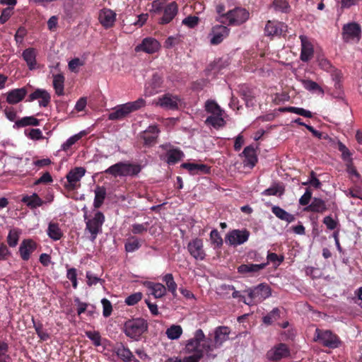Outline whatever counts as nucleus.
<instances>
[{"instance_id":"f257e3e1","label":"nucleus","mask_w":362,"mask_h":362,"mask_svg":"<svg viewBox=\"0 0 362 362\" xmlns=\"http://www.w3.org/2000/svg\"><path fill=\"white\" fill-rule=\"evenodd\" d=\"M214 339L206 337L202 329H199L194 332V337L187 341L185 344V352L192 354L193 351H201L204 355L211 356V352L217 349Z\"/></svg>"},{"instance_id":"f03ea898","label":"nucleus","mask_w":362,"mask_h":362,"mask_svg":"<svg viewBox=\"0 0 362 362\" xmlns=\"http://www.w3.org/2000/svg\"><path fill=\"white\" fill-rule=\"evenodd\" d=\"M146 105V101L142 98L133 102L117 105L114 111L109 114L110 120H119L127 117L131 112L139 110Z\"/></svg>"},{"instance_id":"7ed1b4c3","label":"nucleus","mask_w":362,"mask_h":362,"mask_svg":"<svg viewBox=\"0 0 362 362\" xmlns=\"http://www.w3.org/2000/svg\"><path fill=\"white\" fill-rule=\"evenodd\" d=\"M141 170L139 165L119 162L105 170L103 173L115 177L137 175Z\"/></svg>"},{"instance_id":"20e7f679","label":"nucleus","mask_w":362,"mask_h":362,"mask_svg":"<svg viewBox=\"0 0 362 362\" xmlns=\"http://www.w3.org/2000/svg\"><path fill=\"white\" fill-rule=\"evenodd\" d=\"M125 334L138 340L143 333L148 329V322L143 318H135L127 321L124 326Z\"/></svg>"},{"instance_id":"39448f33","label":"nucleus","mask_w":362,"mask_h":362,"mask_svg":"<svg viewBox=\"0 0 362 362\" xmlns=\"http://www.w3.org/2000/svg\"><path fill=\"white\" fill-rule=\"evenodd\" d=\"M245 292L248 295V303H246L248 305L261 303L272 295V289L267 284H260L254 288H249Z\"/></svg>"},{"instance_id":"423d86ee","label":"nucleus","mask_w":362,"mask_h":362,"mask_svg":"<svg viewBox=\"0 0 362 362\" xmlns=\"http://www.w3.org/2000/svg\"><path fill=\"white\" fill-rule=\"evenodd\" d=\"M313 340L329 349L338 348L341 344L339 337L331 330H323L318 328L315 329Z\"/></svg>"},{"instance_id":"0eeeda50","label":"nucleus","mask_w":362,"mask_h":362,"mask_svg":"<svg viewBox=\"0 0 362 362\" xmlns=\"http://www.w3.org/2000/svg\"><path fill=\"white\" fill-rule=\"evenodd\" d=\"M86 230L90 233V240L93 242L98 233L102 232V226L105 222V216L101 211H97L92 218L86 219Z\"/></svg>"},{"instance_id":"6e6552de","label":"nucleus","mask_w":362,"mask_h":362,"mask_svg":"<svg viewBox=\"0 0 362 362\" xmlns=\"http://www.w3.org/2000/svg\"><path fill=\"white\" fill-rule=\"evenodd\" d=\"M249 12L243 8H235L223 14L222 17H226L230 25H240L246 22L249 18Z\"/></svg>"},{"instance_id":"1a4fd4ad","label":"nucleus","mask_w":362,"mask_h":362,"mask_svg":"<svg viewBox=\"0 0 362 362\" xmlns=\"http://www.w3.org/2000/svg\"><path fill=\"white\" fill-rule=\"evenodd\" d=\"M290 356V349L284 343L275 345L267 353V358L269 361H279Z\"/></svg>"},{"instance_id":"9d476101","label":"nucleus","mask_w":362,"mask_h":362,"mask_svg":"<svg viewBox=\"0 0 362 362\" xmlns=\"http://www.w3.org/2000/svg\"><path fill=\"white\" fill-rule=\"evenodd\" d=\"M288 26L282 22L268 21L264 27V35L268 37L284 35Z\"/></svg>"},{"instance_id":"9b49d317","label":"nucleus","mask_w":362,"mask_h":362,"mask_svg":"<svg viewBox=\"0 0 362 362\" xmlns=\"http://www.w3.org/2000/svg\"><path fill=\"white\" fill-rule=\"evenodd\" d=\"M361 27L356 23H351L343 27V39L345 42H358L361 38Z\"/></svg>"},{"instance_id":"f8f14e48","label":"nucleus","mask_w":362,"mask_h":362,"mask_svg":"<svg viewBox=\"0 0 362 362\" xmlns=\"http://www.w3.org/2000/svg\"><path fill=\"white\" fill-rule=\"evenodd\" d=\"M250 233L247 230H233L226 237V243L231 245H239L243 244L248 240Z\"/></svg>"},{"instance_id":"ddd939ff","label":"nucleus","mask_w":362,"mask_h":362,"mask_svg":"<svg viewBox=\"0 0 362 362\" xmlns=\"http://www.w3.org/2000/svg\"><path fill=\"white\" fill-rule=\"evenodd\" d=\"M86 173V169L83 167H76L71 169L66 175L68 184L65 187L68 189H74L77 186V182L80 181Z\"/></svg>"},{"instance_id":"4468645a","label":"nucleus","mask_w":362,"mask_h":362,"mask_svg":"<svg viewBox=\"0 0 362 362\" xmlns=\"http://www.w3.org/2000/svg\"><path fill=\"white\" fill-rule=\"evenodd\" d=\"M187 250L189 254L197 260H203L206 253L203 248L202 239L195 238L191 240L187 245Z\"/></svg>"},{"instance_id":"2eb2a0df","label":"nucleus","mask_w":362,"mask_h":362,"mask_svg":"<svg viewBox=\"0 0 362 362\" xmlns=\"http://www.w3.org/2000/svg\"><path fill=\"white\" fill-rule=\"evenodd\" d=\"M180 99L177 95L166 93L159 97L156 105L167 110H177Z\"/></svg>"},{"instance_id":"dca6fc26","label":"nucleus","mask_w":362,"mask_h":362,"mask_svg":"<svg viewBox=\"0 0 362 362\" xmlns=\"http://www.w3.org/2000/svg\"><path fill=\"white\" fill-rule=\"evenodd\" d=\"M160 45L158 40L151 37H146L142 42L135 47L136 52H144L148 54H153L159 50Z\"/></svg>"},{"instance_id":"f3484780","label":"nucleus","mask_w":362,"mask_h":362,"mask_svg":"<svg viewBox=\"0 0 362 362\" xmlns=\"http://www.w3.org/2000/svg\"><path fill=\"white\" fill-rule=\"evenodd\" d=\"M228 34L229 29L227 27L221 25L214 26L209 34L211 36L210 39L211 44L214 45L220 44Z\"/></svg>"},{"instance_id":"a211bd4d","label":"nucleus","mask_w":362,"mask_h":362,"mask_svg":"<svg viewBox=\"0 0 362 362\" xmlns=\"http://www.w3.org/2000/svg\"><path fill=\"white\" fill-rule=\"evenodd\" d=\"M98 20L105 28H110L115 24L116 13L109 8L101 9L99 12Z\"/></svg>"},{"instance_id":"6ab92c4d","label":"nucleus","mask_w":362,"mask_h":362,"mask_svg":"<svg viewBox=\"0 0 362 362\" xmlns=\"http://www.w3.org/2000/svg\"><path fill=\"white\" fill-rule=\"evenodd\" d=\"M38 99H40L39 105L45 107L49 104L51 96L46 90L37 88L29 95L28 101L32 102Z\"/></svg>"},{"instance_id":"aec40b11","label":"nucleus","mask_w":362,"mask_h":362,"mask_svg":"<svg viewBox=\"0 0 362 362\" xmlns=\"http://www.w3.org/2000/svg\"><path fill=\"white\" fill-rule=\"evenodd\" d=\"M301 42L300 59L303 62H308L314 54L313 46L305 35L300 36Z\"/></svg>"},{"instance_id":"412c9836","label":"nucleus","mask_w":362,"mask_h":362,"mask_svg":"<svg viewBox=\"0 0 362 362\" xmlns=\"http://www.w3.org/2000/svg\"><path fill=\"white\" fill-rule=\"evenodd\" d=\"M37 248L36 243L32 239H25L22 241L19 247L21 257L24 261L30 259L32 254Z\"/></svg>"},{"instance_id":"4be33fe9","label":"nucleus","mask_w":362,"mask_h":362,"mask_svg":"<svg viewBox=\"0 0 362 362\" xmlns=\"http://www.w3.org/2000/svg\"><path fill=\"white\" fill-rule=\"evenodd\" d=\"M178 11V6L176 2L173 1L168 4L163 8V16L159 20V23L165 25L173 21Z\"/></svg>"},{"instance_id":"5701e85b","label":"nucleus","mask_w":362,"mask_h":362,"mask_svg":"<svg viewBox=\"0 0 362 362\" xmlns=\"http://www.w3.org/2000/svg\"><path fill=\"white\" fill-rule=\"evenodd\" d=\"M28 91L26 88H16L6 93V102L11 105H15L22 101Z\"/></svg>"},{"instance_id":"b1692460","label":"nucleus","mask_w":362,"mask_h":362,"mask_svg":"<svg viewBox=\"0 0 362 362\" xmlns=\"http://www.w3.org/2000/svg\"><path fill=\"white\" fill-rule=\"evenodd\" d=\"M230 329L228 327L219 326L214 331V341L216 346L220 347L223 342L229 339Z\"/></svg>"},{"instance_id":"393cba45","label":"nucleus","mask_w":362,"mask_h":362,"mask_svg":"<svg viewBox=\"0 0 362 362\" xmlns=\"http://www.w3.org/2000/svg\"><path fill=\"white\" fill-rule=\"evenodd\" d=\"M37 51L33 47H29L23 50L22 57L26 62L27 66L30 70L37 69Z\"/></svg>"},{"instance_id":"a878e982","label":"nucleus","mask_w":362,"mask_h":362,"mask_svg":"<svg viewBox=\"0 0 362 362\" xmlns=\"http://www.w3.org/2000/svg\"><path fill=\"white\" fill-rule=\"evenodd\" d=\"M158 133L159 130L156 126L148 127V128L144 132L142 135L144 144L146 146L154 145L156 143Z\"/></svg>"},{"instance_id":"bb28decb","label":"nucleus","mask_w":362,"mask_h":362,"mask_svg":"<svg viewBox=\"0 0 362 362\" xmlns=\"http://www.w3.org/2000/svg\"><path fill=\"white\" fill-rule=\"evenodd\" d=\"M327 209L325 202L322 199L315 197L312 202L304 208L307 212H315L322 214Z\"/></svg>"},{"instance_id":"cd10ccee","label":"nucleus","mask_w":362,"mask_h":362,"mask_svg":"<svg viewBox=\"0 0 362 362\" xmlns=\"http://www.w3.org/2000/svg\"><path fill=\"white\" fill-rule=\"evenodd\" d=\"M243 154L245 156L244 165L251 168H253L257 162L255 148L252 146H246L243 151Z\"/></svg>"},{"instance_id":"c85d7f7f","label":"nucleus","mask_w":362,"mask_h":362,"mask_svg":"<svg viewBox=\"0 0 362 362\" xmlns=\"http://www.w3.org/2000/svg\"><path fill=\"white\" fill-rule=\"evenodd\" d=\"M181 167L187 169L191 174H198L199 173L208 174L210 173V167L205 164H197L193 163H185Z\"/></svg>"},{"instance_id":"c756f323","label":"nucleus","mask_w":362,"mask_h":362,"mask_svg":"<svg viewBox=\"0 0 362 362\" xmlns=\"http://www.w3.org/2000/svg\"><path fill=\"white\" fill-rule=\"evenodd\" d=\"M21 202L31 209L40 207L45 203L36 193H33L31 195L23 196Z\"/></svg>"},{"instance_id":"7c9ffc66","label":"nucleus","mask_w":362,"mask_h":362,"mask_svg":"<svg viewBox=\"0 0 362 362\" xmlns=\"http://www.w3.org/2000/svg\"><path fill=\"white\" fill-rule=\"evenodd\" d=\"M115 353L117 356L124 362H139V361L134 356L132 351L122 344L116 348Z\"/></svg>"},{"instance_id":"2f4dec72","label":"nucleus","mask_w":362,"mask_h":362,"mask_svg":"<svg viewBox=\"0 0 362 362\" xmlns=\"http://www.w3.org/2000/svg\"><path fill=\"white\" fill-rule=\"evenodd\" d=\"M267 263L262 264H241L238 267V272L240 274H246V273H256L259 271L263 269Z\"/></svg>"},{"instance_id":"473e14b6","label":"nucleus","mask_w":362,"mask_h":362,"mask_svg":"<svg viewBox=\"0 0 362 362\" xmlns=\"http://www.w3.org/2000/svg\"><path fill=\"white\" fill-rule=\"evenodd\" d=\"M223 114L218 115H210L205 120V123L208 125H211L216 129L223 127L226 124V122L223 118Z\"/></svg>"},{"instance_id":"72a5a7b5","label":"nucleus","mask_w":362,"mask_h":362,"mask_svg":"<svg viewBox=\"0 0 362 362\" xmlns=\"http://www.w3.org/2000/svg\"><path fill=\"white\" fill-rule=\"evenodd\" d=\"M166 162L169 165H173L177 163L184 156V153L178 148H171L167 151L165 155Z\"/></svg>"},{"instance_id":"f704fd0d","label":"nucleus","mask_w":362,"mask_h":362,"mask_svg":"<svg viewBox=\"0 0 362 362\" xmlns=\"http://www.w3.org/2000/svg\"><path fill=\"white\" fill-rule=\"evenodd\" d=\"M272 211L279 219L286 221L288 223L293 222L296 219L294 215L288 213L278 206H273L272 208Z\"/></svg>"},{"instance_id":"c9c22d12","label":"nucleus","mask_w":362,"mask_h":362,"mask_svg":"<svg viewBox=\"0 0 362 362\" xmlns=\"http://www.w3.org/2000/svg\"><path fill=\"white\" fill-rule=\"evenodd\" d=\"M95 198L93 206L95 209L100 208L106 197V189L105 187L97 186L94 190Z\"/></svg>"},{"instance_id":"e433bc0d","label":"nucleus","mask_w":362,"mask_h":362,"mask_svg":"<svg viewBox=\"0 0 362 362\" xmlns=\"http://www.w3.org/2000/svg\"><path fill=\"white\" fill-rule=\"evenodd\" d=\"M64 77L62 74L53 76V87L57 95H64Z\"/></svg>"},{"instance_id":"4c0bfd02","label":"nucleus","mask_w":362,"mask_h":362,"mask_svg":"<svg viewBox=\"0 0 362 362\" xmlns=\"http://www.w3.org/2000/svg\"><path fill=\"white\" fill-rule=\"evenodd\" d=\"M40 124L39 119L34 117L33 116L30 117H24L21 119H18L15 121L14 128H20L26 126H38Z\"/></svg>"},{"instance_id":"58836bf2","label":"nucleus","mask_w":362,"mask_h":362,"mask_svg":"<svg viewBox=\"0 0 362 362\" xmlns=\"http://www.w3.org/2000/svg\"><path fill=\"white\" fill-rule=\"evenodd\" d=\"M47 235L51 239L58 240L62 237L63 233L58 223H49L47 228Z\"/></svg>"},{"instance_id":"ea45409f","label":"nucleus","mask_w":362,"mask_h":362,"mask_svg":"<svg viewBox=\"0 0 362 362\" xmlns=\"http://www.w3.org/2000/svg\"><path fill=\"white\" fill-rule=\"evenodd\" d=\"M285 189L282 185L275 183L269 188L262 192V194L265 196H281L284 193Z\"/></svg>"},{"instance_id":"a19ab883","label":"nucleus","mask_w":362,"mask_h":362,"mask_svg":"<svg viewBox=\"0 0 362 362\" xmlns=\"http://www.w3.org/2000/svg\"><path fill=\"white\" fill-rule=\"evenodd\" d=\"M148 288L152 291V294L155 298H161L165 295L166 288L160 283H149Z\"/></svg>"},{"instance_id":"79ce46f5","label":"nucleus","mask_w":362,"mask_h":362,"mask_svg":"<svg viewBox=\"0 0 362 362\" xmlns=\"http://www.w3.org/2000/svg\"><path fill=\"white\" fill-rule=\"evenodd\" d=\"M280 318V310L274 308L267 315L262 317L263 322L267 325H271L274 322Z\"/></svg>"},{"instance_id":"37998d69","label":"nucleus","mask_w":362,"mask_h":362,"mask_svg":"<svg viewBox=\"0 0 362 362\" xmlns=\"http://www.w3.org/2000/svg\"><path fill=\"white\" fill-rule=\"evenodd\" d=\"M165 334L170 339H177L182 334V329L180 325H173L167 329Z\"/></svg>"},{"instance_id":"c03bdc74","label":"nucleus","mask_w":362,"mask_h":362,"mask_svg":"<svg viewBox=\"0 0 362 362\" xmlns=\"http://www.w3.org/2000/svg\"><path fill=\"white\" fill-rule=\"evenodd\" d=\"M163 281L165 283L167 288L170 292L172 293L173 296H177V284L174 281L172 274H167L163 277Z\"/></svg>"},{"instance_id":"a18cd8bd","label":"nucleus","mask_w":362,"mask_h":362,"mask_svg":"<svg viewBox=\"0 0 362 362\" xmlns=\"http://www.w3.org/2000/svg\"><path fill=\"white\" fill-rule=\"evenodd\" d=\"M205 110L207 113L211 115H218L223 113V110L221 107L214 100H207L205 103Z\"/></svg>"},{"instance_id":"49530a36","label":"nucleus","mask_w":362,"mask_h":362,"mask_svg":"<svg viewBox=\"0 0 362 362\" xmlns=\"http://www.w3.org/2000/svg\"><path fill=\"white\" fill-rule=\"evenodd\" d=\"M281 111H283V112L287 111V112L296 113L297 115H301V116H303V117H305L308 118H311L313 117L311 112H310L309 110H305L303 108H301V107H288L283 108L281 110Z\"/></svg>"},{"instance_id":"de8ad7c7","label":"nucleus","mask_w":362,"mask_h":362,"mask_svg":"<svg viewBox=\"0 0 362 362\" xmlns=\"http://www.w3.org/2000/svg\"><path fill=\"white\" fill-rule=\"evenodd\" d=\"M273 6L276 11L282 13H288L290 11V6L286 0H274L273 1Z\"/></svg>"},{"instance_id":"09e8293b","label":"nucleus","mask_w":362,"mask_h":362,"mask_svg":"<svg viewBox=\"0 0 362 362\" xmlns=\"http://www.w3.org/2000/svg\"><path fill=\"white\" fill-rule=\"evenodd\" d=\"M84 134V132H81L80 133L76 134L69 138L66 140V141L62 144V149L64 151L68 150L72 145H74L76 141H78Z\"/></svg>"},{"instance_id":"8fccbe9b","label":"nucleus","mask_w":362,"mask_h":362,"mask_svg":"<svg viewBox=\"0 0 362 362\" xmlns=\"http://www.w3.org/2000/svg\"><path fill=\"white\" fill-rule=\"evenodd\" d=\"M304 88L310 91H319L323 93L322 88L315 81L311 80H303Z\"/></svg>"},{"instance_id":"3c124183","label":"nucleus","mask_w":362,"mask_h":362,"mask_svg":"<svg viewBox=\"0 0 362 362\" xmlns=\"http://www.w3.org/2000/svg\"><path fill=\"white\" fill-rule=\"evenodd\" d=\"M141 245L138 239L132 237L125 243V250L127 252H132L140 247Z\"/></svg>"},{"instance_id":"603ef678","label":"nucleus","mask_w":362,"mask_h":362,"mask_svg":"<svg viewBox=\"0 0 362 362\" xmlns=\"http://www.w3.org/2000/svg\"><path fill=\"white\" fill-rule=\"evenodd\" d=\"M19 240V234L16 230H11L7 236V243L11 247H16Z\"/></svg>"},{"instance_id":"864d4df0","label":"nucleus","mask_w":362,"mask_h":362,"mask_svg":"<svg viewBox=\"0 0 362 362\" xmlns=\"http://www.w3.org/2000/svg\"><path fill=\"white\" fill-rule=\"evenodd\" d=\"M163 81V77L158 74L156 73L153 75L150 81V85L154 92H157V89L161 87Z\"/></svg>"},{"instance_id":"5fc2aeb1","label":"nucleus","mask_w":362,"mask_h":362,"mask_svg":"<svg viewBox=\"0 0 362 362\" xmlns=\"http://www.w3.org/2000/svg\"><path fill=\"white\" fill-rule=\"evenodd\" d=\"M32 320L34 325V328L39 338L43 341L48 339L49 336L45 331L43 330L42 325L41 323L36 324L33 317Z\"/></svg>"},{"instance_id":"6e6d98bb","label":"nucleus","mask_w":362,"mask_h":362,"mask_svg":"<svg viewBox=\"0 0 362 362\" xmlns=\"http://www.w3.org/2000/svg\"><path fill=\"white\" fill-rule=\"evenodd\" d=\"M142 298V293L141 292L134 293L126 298L124 302L128 305H134Z\"/></svg>"},{"instance_id":"4d7b16f0","label":"nucleus","mask_w":362,"mask_h":362,"mask_svg":"<svg viewBox=\"0 0 362 362\" xmlns=\"http://www.w3.org/2000/svg\"><path fill=\"white\" fill-rule=\"evenodd\" d=\"M210 240L211 243L217 247H221L223 245V240L216 229H214L211 231Z\"/></svg>"},{"instance_id":"13d9d810","label":"nucleus","mask_w":362,"mask_h":362,"mask_svg":"<svg viewBox=\"0 0 362 362\" xmlns=\"http://www.w3.org/2000/svg\"><path fill=\"white\" fill-rule=\"evenodd\" d=\"M165 0H155L152 2L150 11L155 14L160 13L164 8Z\"/></svg>"},{"instance_id":"bf43d9fd","label":"nucleus","mask_w":362,"mask_h":362,"mask_svg":"<svg viewBox=\"0 0 362 362\" xmlns=\"http://www.w3.org/2000/svg\"><path fill=\"white\" fill-rule=\"evenodd\" d=\"M101 303L103 305V315L104 317H109L112 312V306L109 300L107 298H103L101 300Z\"/></svg>"},{"instance_id":"052dcab7","label":"nucleus","mask_w":362,"mask_h":362,"mask_svg":"<svg viewBox=\"0 0 362 362\" xmlns=\"http://www.w3.org/2000/svg\"><path fill=\"white\" fill-rule=\"evenodd\" d=\"M338 149L341 152L342 159L344 160H351V153L348 148L341 142L338 143Z\"/></svg>"},{"instance_id":"680f3d73","label":"nucleus","mask_w":362,"mask_h":362,"mask_svg":"<svg viewBox=\"0 0 362 362\" xmlns=\"http://www.w3.org/2000/svg\"><path fill=\"white\" fill-rule=\"evenodd\" d=\"M86 335L88 339H90L94 344L95 346H100V335L98 332L95 331H88L86 332Z\"/></svg>"},{"instance_id":"e2e57ef3","label":"nucleus","mask_w":362,"mask_h":362,"mask_svg":"<svg viewBox=\"0 0 362 362\" xmlns=\"http://www.w3.org/2000/svg\"><path fill=\"white\" fill-rule=\"evenodd\" d=\"M66 277L72 283V286L74 288H77V272L75 268H71L67 270Z\"/></svg>"},{"instance_id":"0e129e2a","label":"nucleus","mask_w":362,"mask_h":362,"mask_svg":"<svg viewBox=\"0 0 362 362\" xmlns=\"http://www.w3.org/2000/svg\"><path fill=\"white\" fill-rule=\"evenodd\" d=\"M86 278H87V284L89 286H91L93 285H95L98 283H101L102 284L104 281V280H103L102 279L96 276L95 275L92 274L90 272H86Z\"/></svg>"},{"instance_id":"69168bd1","label":"nucleus","mask_w":362,"mask_h":362,"mask_svg":"<svg viewBox=\"0 0 362 362\" xmlns=\"http://www.w3.org/2000/svg\"><path fill=\"white\" fill-rule=\"evenodd\" d=\"M234 291V286L232 285L222 284L218 288V293L224 298H229L230 291Z\"/></svg>"},{"instance_id":"338daca9","label":"nucleus","mask_w":362,"mask_h":362,"mask_svg":"<svg viewBox=\"0 0 362 362\" xmlns=\"http://www.w3.org/2000/svg\"><path fill=\"white\" fill-rule=\"evenodd\" d=\"M192 353L194 354L185 357L182 362H199L203 358L201 351H193Z\"/></svg>"},{"instance_id":"774afa93","label":"nucleus","mask_w":362,"mask_h":362,"mask_svg":"<svg viewBox=\"0 0 362 362\" xmlns=\"http://www.w3.org/2000/svg\"><path fill=\"white\" fill-rule=\"evenodd\" d=\"M199 23V18L197 16H187L184 18L182 21V23L184 25H187L188 27L192 28H194Z\"/></svg>"}]
</instances>
